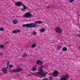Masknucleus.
Instances as JSON below:
<instances>
[{
    "label": "nucleus",
    "mask_w": 80,
    "mask_h": 80,
    "mask_svg": "<svg viewBox=\"0 0 80 80\" xmlns=\"http://www.w3.org/2000/svg\"><path fill=\"white\" fill-rule=\"evenodd\" d=\"M22 69H18V70H14L13 71H9L10 73H17L18 72H22Z\"/></svg>",
    "instance_id": "4"
},
{
    "label": "nucleus",
    "mask_w": 80,
    "mask_h": 80,
    "mask_svg": "<svg viewBox=\"0 0 80 80\" xmlns=\"http://www.w3.org/2000/svg\"><path fill=\"white\" fill-rule=\"evenodd\" d=\"M62 50L63 51L65 52L67 51V48L64 47L62 48Z\"/></svg>",
    "instance_id": "19"
},
{
    "label": "nucleus",
    "mask_w": 80,
    "mask_h": 80,
    "mask_svg": "<svg viewBox=\"0 0 80 80\" xmlns=\"http://www.w3.org/2000/svg\"><path fill=\"white\" fill-rule=\"evenodd\" d=\"M46 7L47 9H50L51 8V7L50 6H47Z\"/></svg>",
    "instance_id": "24"
},
{
    "label": "nucleus",
    "mask_w": 80,
    "mask_h": 80,
    "mask_svg": "<svg viewBox=\"0 0 80 80\" xmlns=\"http://www.w3.org/2000/svg\"><path fill=\"white\" fill-rule=\"evenodd\" d=\"M3 47H4V46L3 44H1L0 45V48H3Z\"/></svg>",
    "instance_id": "21"
},
{
    "label": "nucleus",
    "mask_w": 80,
    "mask_h": 80,
    "mask_svg": "<svg viewBox=\"0 0 80 80\" xmlns=\"http://www.w3.org/2000/svg\"><path fill=\"white\" fill-rule=\"evenodd\" d=\"M39 31L42 33H43V32H44L45 31V29L43 28L39 30Z\"/></svg>",
    "instance_id": "14"
},
{
    "label": "nucleus",
    "mask_w": 80,
    "mask_h": 80,
    "mask_svg": "<svg viewBox=\"0 0 80 80\" xmlns=\"http://www.w3.org/2000/svg\"><path fill=\"white\" fill-rule=\"evenodd\" d=\"M22 5H23V3L22 2H18L15 3V5L17 6V7L21 6Z\"/></svg>",
    "instance_id": "6"
},
{
    "label": "nucleus",
    "mask_w": 80,
    "mask_h": 80,
    "mask_svg": "<svg viewBox=\"0 0 80 80\" xmlns=\"http://www.w3.org/2000/svg\"><path fill=\"white\" fill-rule=\"evenodd\" d=\"M42 23V21H36L35 22V23H28L26 24H24L22 25L23 27H27L30 28H34L35 27H37L38 26L37 25V23H38V24H40Z\"/></svg>",
    "instance_id": "1"
},
{
    "label": "nucleus",
    "mask_w": 80,
    "mask_h": 80,
    "mask_svg": "<svg viewBox=\"0 0 80 80\" xmlns=\"http://www.w3.org/2000/svg\"><path fill=\"white\" fill-rule=\"evenodd\" d=\"M31 70H32V71H33V72H35V71H36V70H37V68H36V67H33L32 68Z\"/></svg>",
    "instance_id": "12"
},
{
    "label": "nucleus",
    "mask_w": 80,
    "mask_h": 80,
    "mask_svg": "<svg viewBox=\"0 0 80 80\" xmlns=\"http://www.w3.org/2000/svg\"><path fill=\"white\" fill-rule=\"evenodd\" d=\"M2 72H3V73H4L5 74H7V73H8V72H7L8 69H6L5 68H2Z\"/></svg>",
    "instance_id": "7"
},
{
    "label": "nucleus",
    "mask_w": 80,
    "mask_h": 80,
    "mask_svg": "<svg viewBox=\"0 0 80 80\" xmlns=\"http://www.w3.org/2000/svg\"><path fill=\"white\" fill-rule=\"evenodd\" d=\"M49 80H53V78L52 77V76H50L48 78Z\"/></svg>",
    "instance_id": "20"
},
{
    "label": "nucleus",
    "mask_w": 80,
    "mask_h": 80,
    "mask_svg": "<svg viewBox=\"0 0 80 80\" xmlns=\"http://www.w3.org/2000/svg\"><path fill=\"white\" fill-rule=\"evenodd\" d=\"M41 67H39V68L38 69V75H41L42 77H44L46 75L47 73L46 72H45V73L43 72V65H41Z\"/></svg>",
    "instance_id": "2"
},
{
    "label": "nucleus",
    "mask_w": 80,
    "mask_h": 80,
    "mask_svg": "<svg viewBox=\"0 0 80 80\" xmlns=\"http://www.w3.org/2000/svg\"><path fill=\"white\" fill-rule=\"evenodd\" d=\"M13 67V65H9V68H12Z\"/></svg>",
    "instance_id": "23"
},
{
    "label": "nucleus",
    "mask_w": 80,
    "mask_h": 80,
    "mask_svg": "<svg viewBox=\"0 0 80 80\" xmlns=\"http://www.w3.org/2000/svg\"><path fill=\"white\" fill-rule=\"evenodd\" d=\"M58 73V72L57 71H54L53 72V76L54 77H57Z\"/></svg>",
    "instance_id": "10"
},
{
    "label": "nucleus",
    "mask_w": 80,
    "mask_h": 80,
    "mask_svg": "<svg viewBox=\"0 0 80 80\" xmlns=\"http://www.w3.org/2000/svg\"><path fill=\"white\" fill-rule=\"evenodd\" d=\"M0 31H4V29L2 28V27L0 28Z\"/></svg>",
    "instance_id": "22"
},
{
    "label": "nucleus",
    "mask_w": 80,
    "mask_h": 80,
    "mask_svg": "<svg viewBox=\"0 0 80 80\" xmlns=\"http://www.w3.org/2000/svg\"><path fill=\"white\" fill-rule=\"evenodd\" d=\"M35 47H36V44L35 43L33 44L31 46V47L32 48H35Z\"/></svg>",
    "instance_id": "18"
},
{
    "label": "nucleus",
    "mask_w": 80,
    "mask_h": 80,
    "mask_svg": "<svg viewBox=\"0 0 80 80\" xmlns=\"http://www.w3.org/2000/svg\"><path fill=\"white\" fill-rule=\"evenodd\" d=\"M48 79L47 78H44L43 79H42V80H48Z\"/></svg>",
    "instance_id": "28"
},
{
    "label": "nucleus",
    "mask_w": 80,
    "mask_h": 80,
    "mask_svg": "<svg viewBox=\"0 0 80 80\" xmlns=\"http://www.w3.org/2000/svg\"><path fill=\"white\" fill-rule=\"evenodd\" d=\"M36 63L37 65H42L43 64V63L42 62L40 61V60H38L37 61Z\"/></svg>",
    "instance_id": "11"
},
{
    "label": "nucleus",
    "mask_w": 80,
    "mask_h": 80,
    "mask_svg": "<svg viewBox=\"0 0 80 80\" xmlns=\"http://www.w3.org/2000/svg\"><path fill=\"white\" fill-rule=\"evenodd\" d=\"M62 48V47H61V46H59V47H58V50H60V48Z\"/></svg>",
    "instance_id": "25"
},
{
    "label": "nucleus",
    "mask_w": 80,
    "mask_h": 80,
    "mask_svg": "<svg viewBox=\"0 0 80 80\" xmlns=\"http://www.w3.org/2000/svg\"><path fill=\"white\" fill-rule=\"evenodd\" d=\"M12 23H14V24H17V23H18V21H17V20H14L12 21Z\"/></svg>",
    "instance_id": "13"
},
{
    "label": "nucleus",
    "mask_w": 80,
    "mask_h": 80,
    "mask_svg": "<svg viewBox=\"0 0 80 80\" xmlns=\"http://www.w3.org/2000/svg\"><path fill=\"white\" fill-rule=\"evenodd\" d=\"M22 57L23 58L25 57H27V55L26 53L23 54V55H22Z\"/></svg>",
    "instance_id": "15"
},
{
    "label": "nucleus",
    "mask_w": 80,
    "mask_h": 80,
    "mask_svg": "<svg viewBox=\"0 0 80 80\" xmlns=\"http://www.w3.org/2000/svg\"><path fill=\"white\" fill-rule=\"evenodd\" d=\"M1 54H2V53H0V55H1Z\"/></svg>",
    "instance_id": "33"
},
{
    "label": "nucleus",
    "mask_w": 80,
    "mask_h": 80,
    "mask_svg": "<svg viewBox=\"0 0 80 80\" xmlns=\"http://www.w3.org/2000/svg\"><path fill=\"white\" fill-rule=\"evenodd\" d=\"M8 65H10V63H9V62L8 61L7 64V66H8Z\"/></svg>",
    "instance_id": "29"
},
{
    "label": "nucleus",
    "mask_w": 80,
    "mask_h": 80,
    "mask_svg": "<svg viewBox=\"0 0 80 80\" xmlns=\"http://www.w3.org/2000/svg\"><path fill=\"white\" fill-rule=\"evenodd\" d=\"M3 55V53H1V55Z\"/></svg>",
    "instance_id": "32"
},
{
    "label": "nucleus",
    "mask_w": 80,
    "mask_h": 80,
    "mask_svg": "<svg viewBox=\"0 0 80 80\" xmlns=\"http://www.w3.org/2000/svg\"><path fill=\"white\" fill-rule=\"evenodd\" d=\"M22 6H23V8H24L25 10L27 9V7L25 5L23 4Z\"/></svg>",
    "instance_id": "16"
},
{
    "label": "nucleus",
    "mask_w": 80,
    "mask_h": 80,
    "mask_svg": "<svg viewBox=\"0 0 80 80\" xmlns=\"http://www.w3.org/2000/svg\"><path fill=\"white\" fill-rule=\"evenodd\" d=\"M74 0H70V3H72V2H73L74 1Z\"/></svg>",
    "instance_id": "26"
},
{
    "label": "nucleus",
    "mask_w": 80,
    "mask_h": 80,
    "mask_svg": "<svg viewBox=\"0 0 80 80\" xmlns=\"http://www.w3.org/2000/svg\"><path fill=\"white\" fill-rule=\"evenodd\" d=\"M69 46H70L71 47L72 46V45L71 44H69Z\"/></svg>",
    "instance_id": "31"
},
{
    "label": "nucleus",
    "mask_w": 80,
    "mask_h": 80,
    "mask_svg": "<svg viewBox=\"0 0 80 80\" xmlns=\"http://www.w3.org/2000/svg\"><path fill=\"white\" fill-rule=\"evenodd\" d=\"M33 17V15L30 14V12H27L25 14V17L26 18H31V17Z\"/></svg>",
    "instance_id": "3"
},
{
    "label": "nucleus",
    "mask_w": 80,
    "mask_h": 80,
    "mask_svg": "<svg viewBox=\"0 0 80 80\" xmlns=\"http://www.w3.org/2000/svg\"><path fill=\"white\" fill-rule=\"evenodd\" d=\"M6 68L8 69V66L7 67H6Z\"/></svg>",
    "instance_id": "30"
},
{
    "label": "nucleus",
    "mask_w": 80,
    "mask_h": 80,
    "mask_svg": "<svg viewBox=\"0 0 80 80\" xmlns=\"http://www.w3.org/2000/svg\"><path fill=\"white\" fill-rule=\"evenodd\" d=\"M31 35H37V32L35 31H33L32 33L31 34Z\"/></svg>",
    "instance_id": "17"
},
{
    "label": "nucleus",
    "mask_w": 80,
    "mask_h": 80,
    "mask_svg": "<svg viewBox=\"0 0 80 80\" xmlns=\"http://www.w3.org/2000/svg\"><path fill=\"white\" fill-rule=\"evenodd\" d=\"M55 31H56V32L59 33H60L62 32L61 28L58 27H57L55 28Z\"/></svg>",
    "instance_id": "5"
},
{
    "label": "nucleus",
    "mask_w": 80,
    "mask_h": 80,
    "mask_svg": "<svg viewBox=\"0 0 80 80\" xmlns=\"http://www.w3.org/2000/svg\"><path fill=\"white\" fill-rule=\"evenodd\" d=\"M21 10H22V11H25V9L24 8H22Z\"/></svg>",
    "instance_id": "27"
},
{
    "label": "nucleus",
    "mask_w": 80,
    "mask_h": 80,
    "mask_svg": "<svg viewBox=\"0 0 80 80\" xmlns=\"http://www.w3.org/2000/svg\"><path fill=\"white\" fill-rule=\"evenodd\" d=\"M20 30L16 29L12 31V33H17L20 32Z\"/></svg>",
    "instance_id": "9"
},
{
    "label": "nucleus",
    "mask_w": 80,
    "mask_h": 80,
    "mask_svg": "<svg viewBox=\"0 0 80 80\" xmlns=\"http://www.w3.org/2000/svg\"><path fill=\"white\" fill-rule=\"evenodd\" d=\"M67 78H69V76H68V75H66L65 76L62 78H61V80H67Z\"/></svg>",
    "instance_id": "8"
}]
</instances>
